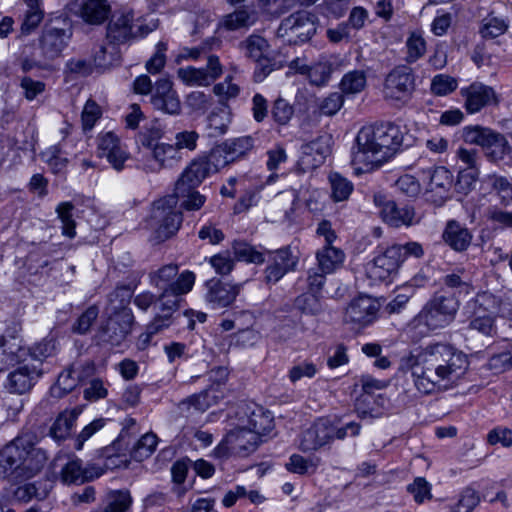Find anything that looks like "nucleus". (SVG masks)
Listing matches in <instances>:
<instances>
[{"instance_id":"aec40b11","label":"nucleus","mask_w":512,"mask_h":512,"mask_svg":"<svg viewBox=\"0 0 512 512\" xmlns=\"http://www.w3.org/2000/svg\"><path fill=\"white\" fill-rule=\"evenodd\" d=\"M172 85L167 77L157 80L151 95V104L164 113L177 115L181 111V103Z\"/></svg>"},{"instance_id":"f3484780","label":"nucleus","mask_w":512,"mask_h":512,"mask_svg":"<svg viewBox=\"0 0 512 512\" xmlns=\"http://www.w3.org/2000/svg\"><path fill=\"white\" fill-rule=\"evenodd\" d=\"M380 215L385 223L394 228L411 227L419 224L421 217L408 204H397L389 200L382 204Z\"/></svg>"},{"instance_id":"412c9836","label":"nucleus","mask_w":512,"mask_h":512,"mask_svg":"<svg viewBox=\"0 0 512 512\" xmlns=\"http://www.w3.org/2000/svg\"><path fill=\"white\" fill-rule=\"evenodd\" d=\"M70 36L71 33L65 29L46 27L39 40L43 60L49 63L60 57L62 51L68 44Z\"/></svg>"},{"instance_id":"c85d7f7f","label":"nucleus","mask_w":512,"mask_h":512,"mask_svg":"<svg viewBox=\"0 0 512 512\" xmlns=\"http://www.w3.org/2000/svg\"><path fill=\"white\" fill-rule=\"evenodd\" d=\"M329 153L327 144L318 138L301 146V156L298 165L303 172L319 167Z\"/></svg>"},{"instance_id":"bb28decb","label":"nucleus","mask_w":512,"mask_h":512,"mask_svg":"<svg viewBox=\"0 0 512 512\" xmlns=\"http://www.w3.org/2000/svg\"><path fill=\"white\" fill-rule=\"evenodd\" d=\"M254 146V140L251 136H243L235 139H229L221 145L212 149L216 154L219 163L224 167L245 154H247Z\"/></svg>"},{"instance_id":"5701e85b","label":"nucleus","mask_w":512,"mask_h":512,"mask_svg":"<svg viewBox=\"0 0 512 512\" xmlns=\"http://www.w3.org/2000/svg\"><path fill=\"white\" fill-rule=\"evenodd\" d=\"M332 423L324 418L318 419L306 429L301 437L300 449L303 452L315 451L331 443Z\"/></svg>"},{"instance_id":"13d9d810","label":"nucleus","mask_w":512,"mask_h":512,"mask_svg":"<svg viewBox=\"0 0 512 512\" xmlns=\"http://www.w3.org/2000/svg\"><path fill=\"white\" fill-rule=\"evenodd\" d=\"M318 370L319 368L316 363L310 360H303L291 367L288 378L292 383H296L302 378L314 377Z\"/></svg>"},{"instance_id":"a878e982","label":"nucleus","mask_w":512,"mask_h":512,"mask_svg":"<svg viewBox=\"0 0 512 512\" xmlns=\"http://www.w3.org/2000/svg\"><path fill=\"white\" fill-rule=\"evenodd\" d=\"M240 287V285H231L218 279H211L206 282L205 299L214 309L227 307L236 299Z\"/></svg>"},{"instance_id":"a19ab883","label":"nucleus","mask_w":512,"mask_h":512,"mask_svg":"<svg viewBox=\"0 0 512 512\" xmlns=\"http://www.w3.org/2000/svg\"><path fill=\"white\" fill-rule=\"evenodd\" d=\"M257 21V14L253 10L238 9L224 17L223 25L228 30L249 28Z\"/></svg>"},{"instance_id":"0eeeda50","label":"nucleus","mask_w":512,"mask_h":512,"mask_svg":"<svg viewBox=\"0 0 512 512\" xmlns=\"http://www.w3.org/2000/svg\"><path fill=\"white\" fill-rule=\"evenodd\" d=\"M415 90V76L410 67L401 65L392 69L383 83V97L392 103H407Z\"/></svg>"},{"instance_id":"49530a36","label":"nucleus","mask_w":512,"mask_h":512,"mask_svg":"<svg viewBox=\"0 0 512 512\" xmlns=\"http://www.w3.org/2000/svg\"><path fill=\"white\" fill-rule=\"evenodd\" d=\"M232 250L235 258L239 261L254 264H261L265 261L264 254L261 251L244 241H234Z\"/></svg>"},{"instance_id":"de8ad7c7","label":"nucleus","mask_w":512,"mask_h":512,"mask_svg":"<svg viewBox=\"0 0 512 512\" xmlns=\"http://www.w3.org/2000/svg\"><path fill=\"white\" fill-rule=\"evenodd\" d=\"M241 49L245 55L253 61H260L269 47L268 42L262 36L250 35L246 40L240 43Z\"/></svg>"},{"instance_id":"20e7f679","label":"nucleus","mask_w":512,"mask_h":512,"mask_svg":"<svg viewBox=\"0 0 512 512\" xmlns=\"http://www.w3.org/2000/svg\"><path fill=\"white\" fill-rule=\"evenodd\" d=\"M18 453L16 478L29 479L39 474L46 466L47 451L37 447L39 438L36 433L25 431L18 435Z\"/></svg>"},{"instance_id":"f704fd0d","label":"nucleus","mask_w":512,"mask_h":512,"mask_svg":"<svg viewBox=\"0 0 512 512\" xmlns=\"http://www.w3.org/2000/svg\"><path fill=\"white\" fill-rule=\"evenodd\" d=\"M132 298V291L128 286L116 287L108 295V303L105 308L108 315L121 316L124 312L133 314L128 307Z\"/></svg>"},{"instance_id":"7ed1b4c3","label":"nucleus","mask_w":512,"mask_h":512,"mask_svg":"<svg viewBox=\"0 0 512 512\" xmlns=\"http://www.w3.org/2000/svg\"><path fill=\"white\" fill-rule=\"evenodd\" d=\"M459 309L456 295L435 294L414 318L417 325H423L429 330H437L451 324Z\"/></svg>"},{"instance_id":"4468645a","label":"nucleus","mask_w":512,"mask_h":512,"mask_svg":"<svg viewBox=\"0 0 512 512\" xmlns=\"http://www.w3.org/2000/svg\"><path fill=\"white\" fill-rule=\"evenodd\" d=\"M460 95L464 99V108L469 114L481 111L489 105L499 103L495 90L481 82H474L460 89Z\"/></svg>"},{"instance_id":"c9c22d12","label":"nucleus","mask_w":512,"mask_h":512,"mask_svg":"<svg viewBox=\"0 0 512 512\" xmlns=\"http://www.w3.org/2000/svg\"><path fill=\"white\" fill-rule=\"evenodd\" d=\"M102 473L101 469L95 473L90 472L88 469H83L81 461L73 459L62 468L61 479L65 484L83 483L101 476Z\"/></svg>"},{"instance_id":"423d86ee","label":"nucleus","mask_w":512,"mask_h":512,"mask_svg":"<svg viewBox=\"0 0 512 512\" xmlns=\"http://www.w3.org/2000/svg\"><path fill=\"white\" fill-rule=\"evenodd\" d=\"M213 150L206 156L195 158L181 173L176 182L178 195H185L199 186L209 175L216 173L222 166Z\"/></svg>"},{"instance_id":"8fccbe9b","label":"nucleus","mask_w":512,"mask_h":512,"mask_svg":"<svg viewBox=\"0 0 512 512\" xmlns=\"http://www.w3.org/2000/svg\"><path fill=\"white\" fill-rule=\"evenodd\" d=\"M55 353L56 340L53 336H47L29 348L30 357L38 362L37 366L39 367L46 358L53 356Z\"/></svg>"},{"instance_id":"680f3d73","label":"nucleus","mask_w":512,"mask_h":512,"mask_svg":"<svg viewBox=\"0 0 512 512\" xmlns=\"http://www.w3.org/2000/svg\"><path fill=\"white\" fill-rule=\"evenodd\" d=\"M407 491L418 504H422L425 500L432 498L431 484L423 477L415 478L413 483L407 486Z\"/></svg>"},{"instance_id":"bf43d9fd","label":"nucleus","mask_w":512,"mask_h":512,"mask_svg":"<svg viewBox=\"0 0 512 512\" xmlns=\"http://www.w3.org/2000/svg\"><path fill=\"white\" fill-rule=\"evenodd\" d=\"M99 315V309L96 305L89 306L74 322L72 331L76 334H86Z\"/></svg>"},{"instance_id":"7c9ffc66","label":"nucleus","mask_w":512,"mask_h":512,"mask_svg":"<svg viewBox=\"0 0 512 512\" xmlns=\"http://www.w3.org/2000/svg\"><path fill=\"white\" fill-rule=\"evenodd\" d=\"M80 17L89 24H101L109 16L111 7L107 0H76Z\"/></svg>"},{"instance_id":"0e129e2a","label":"nucleus","mask_w":512,"mask_h":512,"mask_svg":"<svg viewBox=\"0 0 512 512\" xmlns=\"http://www.w3.org/2000/svg\"><path fill=\"white\" fill-rule=\"evenodd\" d=\"M311 84L323 86L327 84L332 73V67L328 63H317L310 67L307 71Z\"/></svg>"},{"instance_id":"1a4fd4ad","label":"nucleus","mask_w":512,"mask_h":512,"mask_svg":"<svg viewBox=\"0 0 512 512\" xmlns=\"http://www.w3.org/2000/svg\"><path fill=\"white\" fill-rule=\"evenodd\" d=\"M260 441L261 438L256 433L239 426L227 433L221 443L214 449V454L219 458L232 454L245 457L257 449Z\"/></svg>"},{"instance_id":"6e6552de","label":"nucleus","mask_w":512,"mask_h":512,"mask_svg":"<svg viewBox=\"0 0 512 512\" xmlns=\"http://www.w3.org/2000/svg\"><path fill=\"white\" fill-rule=\"evenodd\" d=\"M316 33L314 16L306 11H298L282 20L277 35L288 44H301L309 41Z\"/></svg>"},{"instance_id":"c756f323","label":"nucleus","mask_w":512,"mask_h":512,"mask_svg":"<svg viewBox=\"0 0 512 512\" xmlns=\"http://www.w3.org/2000/svg\"><path fill=\"white\" fill-rule=\"evenodd\" d=\"M442 239L452 250L463 252L470 246L472 234L464 224L449 220L443 230Z\"/></svg>"},{"instance_id":"4c0bfd02","label":"nucleus","mask_w":512,"mask_h":512,"mask_svg":"<svg viewBox=\"0 0 512 512\" xmlns=\"http://www.w3.org/2000/svg\"><path fill=\"white\" fill-rule=\"evenodd\" d=\"M132 35V16L122 14L111 21L107 28V39L114 45L127 41Z\"/></svg>"},{"instance_id":"dca6fc26","label":"nucleus","mask_w":512,"mask_h":512,"mask_svg":"<svg viewBox=\"0 0 512 512\" xmlns=\"http://www.w3.org/2000/svg\"><path fill=\"white\" fill-rule=\"evenodd\" d=\"M97 155L105 158L111 166L121 171L124 163L129 159V153L120 138L113 132H105L98 136Z\"/></svg>"},{"instance_id":"9b49d317","label":"nucleus","mask_w":512,"mask_h":512,"mask_svg":"<svg viewBox=\"0 0 512 512\" xmlns=\"http://www.w3.org/2000/svg\"><path fill=\"white\" fill-rule=\"evenodd\" d=\"M150 284L158 290L193 288L196 275L190 270L179 273L177 264H167L149 274Z\"/></svg>"},{"instance_id":"6e6d98bb","label":"nucleus","mask_w":512,"mask_h":512,"mask_svg":"<svg viewBox=\"0 0 512 512\" xmlns=\"http://www.w3.org/2000/svg\"><path fill=\"white\" fill-rule=\"evenodd\" d=\"M457 80L446 74L435 75L431 80L430 90L436 96H446L456 90Z\"/></svg>"},{"instance_id":"4d7b16f0","label":"nucleus","mask_w":512,"mask_h":512,"mask_svg":"<svg viewBox=\"0 0 512 512\" xmlns=\"http://www.w3.org/2000/svg\"><path fill=\"white\" fill-rule=\"evenodd\" d=\"M295 307L309 315H318L323 310L317 294L311 292L299 295L295 299Z\"/></svg>"},{"instance_id":"864d4df0","label":"nucleus","mask_w":512,"mask_h":512,"mask_svg":"<svg viewBox=\"0 0 512 512\" xmlns=\"http://www.w3.org/2000/svg\"><path fill=\"white\" fill-rule=\"evenodd\" d=\"M178 77L187 85L208 86L211 84V78H208L202 68L188 66L180 68L177 71Z\"/></svg>"},{"instance_id":"6ab92c4d","label":"nucleus","mask_w":512,"mask_h":512,"mask_svg":"<svg viewBox=\"0 0 512 512\" xmlns=\"http://www.w3.org/2000/svg\"><path fill=\"white\" fill-rule=\"evenodd\" d=\"M193 288H184V290L167 289L160 290L161 292L157 296L158 310L159 312L155 315L154 319L159 320L160 323L166 327H170L180 314H177L180 304L182 302V296L188 294Z\"/></svg>"},{"instance_id":"c03bdc74","label":"nucleus","mask_w":512,"mask_h":512,"mask_svg":"<svg viewBox=\"0 0 512 512\" xmlns=\"http://www.w3.org/2000/svg\"><path fill=\"white\" fill-rule=\"evenodd\" d=\"M508 27V21L504 18L488 15L482 20L479 32L485 39H494L503 35Z\"/></svg>"},{"instance_id":"774afa93","label":"nucleus","mask_w":512,"mask_h":512,"mask_svg":"<svg viewBox=\"0 0 512 512\" xmlns=\"http://www.w3.org/2000/svg\"><path fill=\"white\" fill-rule=\"evenodd\" d=\"M487 219L499 228H512V211H505L497 206L487 210Z\"/></svg>"},{"instance_id":"72a5a7b5","label":"nucleus","mask_w":512,"mask_h":512,"mask_svg":"<svg viewBox=\"0 0 512 512\" xmlns=\"http://www.w3.org/2000/svg\"><path fill=\"white\" fill-rule=\"evenodd\" d=\"M18 436L0 448V479L16 478L17 461L19 459Z\"/></svg>"},{"instance_id":"79ce46f5","label":"nucleus","mask_w":512,"mask_h":512,"mask_svg":"<svg viewBox=\"0 0 512 512\" xmlns=\"http://www.w3.org/2000/svg\"><path fill=\"white\" fill-rule=\"evenodd\" d=\"M217 400L218 396L214 390H204L183 400L180 403V408L184 410L185 407L187 409L193 407L196 411L204 412L210 406L216 404Z\"/></svg>"},{"instance_id":"5fc2aeb1","label":"nucleus","mask_w":512,"mask_h":512,"mask_svg":"<svg viewBox=\"0 0 512 512\" xmlns=\"http://www.w3.org/2000/svg\"><path fill=\"white\" fill-rule=\"evenodd\" d=\"M275 204L283 209L284 218L287 221L293 220V213L299 204L296 190L290 189L277 194Z\"/></svg>"},{"instance_id":"f8f14e48","label":"nucleus","mask_w":512,"mask_h":512,"mask_svg":"<svg viewBox=\"0 0 512 512\" xmlns=\"http://www.w3.org/2000/svg\"><path fill=\"white\" fill-rule=\"evenodd\" d=\"M134 324L133 314L124 312L121 316L108 315L107 321L98 332L101 343L117 347L122 345L132 331Z\"/></svg>"},{"instance_id":"39448f33","label":"nucleus","mask_w":512,"mask_h":512,"mask_svg":"<svg viewBox=\"0 0 512 512\" xmlns=\"http://www.w3.org/2000/svg\"><path fill=\"white\" fill-rule=\"evenodd\" d=\"M150 219L151 226L155 229V237L159 242L174 236L183 221L182 213L177 208V196H165L155 201Z\"/></svg>"},{"instance_id":"e2e57ef3","label":"nucleus","mask_w":512,"mask_h":512,"mask_svg":"<svg viewBox=\"0 0 512 512\" xmlns=\"http://www.w3.org/2000/svg\"><path fill=\"white\" fill-rule=\"evenodd\" d=\"M272 263L280 266L285 272L293 271L298 263V256L294 255L290 247L277 250L272 256Z\"/></svg>"},{"instance_id":"2eb2a0df","label":"nucleus","mask_w":512,"mask_h":512,"mask_svg":"<svg viewBox=\"0 0 512 512\" xmlns=\"http://www.w3.org/2000/svg\"><path fill=\"white\" fill-rule=\"evenodd\" d=\"M400 266L398 250L390 246L367 264L366 273L372 281L384 282L396 275Z\"/></svg>"},{"instance_id":"a211bd4d","label":"nucleus","mask_w":512,"mask_h":512,"mask_svg":"<svg viewBox=\"0 0 512 512\" xmlns=\"http://www.w3.org/2000/svg\"><path fill=\"white\" fill-rule=\"evenodd\" d=\"M379 311V303L368 296L353 299L346 308L344 320L346 323L365 327L373 323Z\"/></svg>"},{"instance_id":"4be33fe9","label":"nucleus","mask_w":512,"mask_h":512,"mask_svg":"<svg viewBox=\"0 0 512 512\" xmlns=\"http://www.w3.org/2000/svg\"><path fill=\"white\" fill-rule=\"evenodd\" d=\"M93 367L90 365L72 364L60 373L51 393L55 397H62L71 392L80 382L90 377Z\"/></svg>"},{"instance_id":"f257e3e1","label":"nucleus","mask_w":512,"mask_h":512,"mask_svg":"<svg viewBox=\"0 0 512 512\" xmlns=\"http://www.w3.org/2000/svg\"><path fill=\"white\" fill-rule=\"evenodd\" d=\"M468 368V356L447 342L429 343L410 351L399 361V370L411 371L415 388L423 394L456 387Z\"/></svg>"},{"instance_id":"58836bf2","label":"nucleus","mask_w":512,"mask_h":512,"mask_svg":"<svg viewBox=\"0 0 512 512\" xmlns=\"http://www.w3.org/2000/svg\"><path fill=\"white\" fill-rule=\"evenodd\" d=\"M164 136V129L162 125L157 121H151L145 125L136 137V142L147 150L153 149L155 146L160 144V140Z\"/></svg>"},{"instance_id":"9d476101","label":"nucleus","mask_w":512,"mask_h":512,"mask_svg":"<svg viewBox=\"0 0 512 512\" xmlns=\"http://www.w3.org/2000/svg\"><path fill=\"white\" fill-rule=\"evenodd\" d=\"M465 139L470 143L482 146L486 150L487 156L493 161L502 159L509 150L506 138L489 128L468 127L465 129Z\"/></svg>"},{"instance_id":"b1692460","label":"nucleus","mask_w":512,"mask_h":512,"mask_svg":"<svg viewBox=\"0 0 512 512\" xmlns=\"http://www.w3.org/2000/svg\"><path fill=\"white\" fill-rule=\"evenodd\" d=\"M151 160L143 165L147 173H157L163 169L172 168L182 161V155L169 143H160L150 150Z\"/></svg>"},{"instance_id":"37998d69","label":"nucleus","mask_w":512,"mask_h":512,"mask_svg":"<svg viewBox=\"0 0 512 512\" xmlns=\"http://www.w3.org/2000/svg\"><path fill=\"white\" fill-rule=\"evenodd\" d=\"M329 183L331 186V197L335 202L346 201L354 189L352 182L337 172L329 175Z\"/></svg>"},{"instance_id":"052dcab7","label":"nucleus","mask_w":512,"mask_h":512,"mask_svg":"<svg viewBox=\"0 0 512 512\" xmlns=\"http://www.w3.org/2000/svg\"><path fill=\"white\" fill-rule=\"evenodd\" d=\"M480 502L476 490L466 487L460 494L458 502L452 507V512H471Z\"/></svg>"},{"instance_id":"09e8293b","label":"nucleus","mask_w":512,"mask_h":512,"mask_svg":"<svg viewBox=\"0 0 512 512\" xmlns=\"http://www.w3.org/2000/svg\"><path fill=\"white\" fill-rule=\"evenodd\" d=\"M28 9L25 13L21 30L22 33L29 34L31 31H33L42 21L44 12L40 7V2L42 0H24Z\"/></svg>"},{"instance_id":"603ef678","label":"nucleus","mask_w":512,"mask_h":512,"mask_svg":"<svg viewBox=\"0 0 512 512\" xmlns=\"http://www.w3.org/2000/svg\"><path fill=\"white\" fill-rule=\"evenodd\" d=\"M200 136L195 130H182L175 134L172 144L179 155L183 156V151L192 152L197 148Z\"/></svg>"},{"instance_id":"ddd939ff","label":"nucleus","mask_w":512,"mask_h":512,"mask_svg":"<svg viewBox=\"0 0 512 512\" xmlns=\"http://www.w3.org/2000/svg\"><path fill=\"white\" fill-rule=\"evenodd\" d=\"M424 173H426L429 178L425 189L427 200L437 206H441L450 198V192L453 186L452 173L443 166L431 168Z\"/></svg>"},{"instance_id":"ea45409f","label":"nucleus","mask_w":512,"mask_h":512,"mask_svg":"<svg viewBox=\"0 0 512 512\" xmlns=\"http://www.w3.org/2000/svg\"><path fill=\"white\" fill-rule=\"evenodd\" d=\"M405 61L409 64L415 63L422 58L427 50L426 40L421 31H412L409 33L406 42Z\"/></svg>"},{"instance_id":"473e14b6","label":"nucleus","mask_w":512,"mask_h":512,"mask_svg":"<svg viewBox=\"0 0 512 512\" xmlns=\"http://www.w3.org/2000/svg\"><path fill=\"white\" fill-rule=\"evenodd\" d=\"M81 412L82 410L79 407H74L70 410H64L61 412L50 428V436L57 441H61L69 437Z\"/></svg>"},{"instance_id":"69168bd1","label":"nucleus","mask_w":512,"mask_h":512,"mask_svg":"<svg viewBox=\"0 0 512 512\" xmlns=\"http://www.w3.org/2000/svg\"><path fill=\"white\" fill-rule=\"evenodd\" d=\"M272 117L279 125H286L294 114L293 107L283 98L275 100L272 107Z\"/></svg>"},{"instance_id":"e433bc0d","label":"nucleus","mask_w":512,"mask_h":512,"mask_svg":"<svg viewBox=\"0 0 512 512\" xmlns=\"http://www.w3.org/2000/svg\"><path fill=\"white\" fill-rule=\"evenodd\" d=\"M132 504V497L128 490L109 491L102 505L93 512H128Z\"/></svg>"},{"instance_id":"393cba45","label":"nucleus","mask_w":512,"mask_h":512,"mask_svg":"<svg viewBox=\"0 0 512 512\" xmlns=\"http://www.w3.org/2000/svg\"><path fill=\"white\" fill-rule=\"evenodd\" d=\"M41 375V367L21 364L8 374L7 388L10 392L23 394L33 387Z\"/></svg>"},{"instance_id":"338daca9","label":"nucleus","mask_w":512,"mask_h":512,"mask_svg":"<svg viewBox=\"0 0 512 512\" xmlns=\"http://www.w3.org/2000/svg\"><path fill=\"white\" fill-rule=\"evenodd\" d=\"M117 54L116 45L109 42L108 46L100 45L94 52V63L97 67L107 68L112 65Z\"/></svg>"},{"instance_id":"2f4dec72","label":"nucleus","mask_w":512,"mask_h":512,"mask_svg":"<svg viewBox=\"0 0 512 512\" xmlns=\"http://www.w3.org/2000/svg\"><path fill=\"white\" fill-rule=\"evenodd\" d=\"M317 267L324 273H334L343 266L345 253L333 245H324L316 252Z\"/></svg>"},{"instance_id":"3c124183","label":"nucleus","mask_w":512,"mask_h":512,"mask_svg":"<svg viewBox=\"0 0 512 512\" xmlns=\"http://www.w3.org/2000/svg\"><path fill=\"white\" fill-rule=\"evenodd\" d=\"M74 208L75 206L72 202H62L56 208V213L62 223V233L69 238H73L76 235V223L73 219Z\"/></svg>"},{"instance_id":"f03ea898","label":"nucleus","mask_w":512,"mask_h":512,"mask_svg":"<svg viewBox=\"0 0 512 512\" xmlns=\"http://www.w3.org/2000/svg\"><path fill=\"white\" fill-rule=\"evenodd\" d=\"M401 127L391 123L363 126L357 133L352 152V164L358 172L381 167L403 144Z\"/></svg>"},{"instance_id":"cd10ccee","label":"nucleus","mask_w":512,"mask_h":512,"mask_svg":"<svg viewBox=\"0 0 512 512\" xmlns=\"http://www.w3.org/2000/svg\"><path fill=\"white\" fill-rule=\"evenodd\" d=\"M246 420H242V425L250 432H254L261 438L268 434L274 427L273 418L269 411L257 405H247L244 411Z\"/></svg>"},{"instance_id":"a18cd8bd","label":"nucleus","mask_w":512,"mask_h":512,"mask_svg":"<svg viewBox=\"0 0 512 512\" xmlns=\"http://www.w3.org/2000/svg\"><path fill=\"white\" fill-rule=\"evenodd\" d=\"M367 78L362 70L349 71L342 77L340 89L345 94H357L366 87Z\"/></svg>"}]
</instances>
